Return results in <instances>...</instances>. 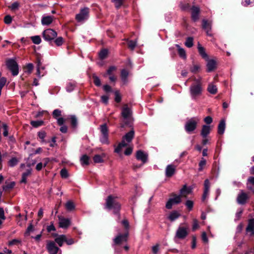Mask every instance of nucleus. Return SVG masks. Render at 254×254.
Instances as JSON below:
<instances>
[{
  "mask_svg": "<svg viewBox=\"0 0 254 254\" xmlns=\"http://www.w3.org/2000/svg\"><path fill=\"white\" fill-rule=\"evenodd\" d=\"M191 18L194 21L196 22L199 19L200 9L198 6H193L191 8Z\"/></svg>",
  "mask_w": 254,
  "mask_h": 254,
  "instance_id": "nucleus-12",
  "label": "nucleus"
},
{
  "mask_svg": "<svg viewBox=\"0 0 254 254\" xmlns=\"http://www.w3.org/2000/svg\"><path fill=\"white\" fill-rule=\"evenodd\" d=\"M176 171V166L174 165H168L166 168L165 175L167 177H172Z\"/></svg>",
  "mask_w": 254,
  "mask_h": 254,
  "instance_id": "nucleus-17",
  "label": "nucleus"
},
{
  "mask_svg": "<svg viewBox=\"0 0 254 254\" xmlns=\"http://www.w3.org/2000/svg\"><path fill=\"white\" fill-rule=\"evenodd\" d=\"M47 230L48 232L51 233L53 235L54 234V232L56 231V228L54 225L53 223L47 227Z\"/></svg>",
  "mask_w": 254,
  "mask_h": 254,
  "instance_id": "nucleus-45",
  "label": "nucleus"
},
{
  "mask_svg": "<svg viewBox=\"0 0 254 254\" xmlns=\"http://www.w3.org/2000/svg\"><path fill=\"white\" fill-rule=\"evenodd\" d=\"M186 204V206H187V207L188 208V209L189 210H192V209L193 208V202L192 201L190 200H188L186 202V204Z\"/></svg>",
  "mask_w": 254,
  "mask_h": 254,
  "instance_id": "nucleus-51",
  "label": "nucleus"
},
{
  "mask_svg": "<svg viewBox=\"0 0 254 254\" xmlns=\"http://www.w3.org/2000/svg\"><path fill=\"white\" fill-rule=\"evenodd\" d=\"M204 191L202 197V201H204L209 194L210 189V182L208 179L204 181Z\"/></svg>",
  "mask_w": 254,
  "mask_h": 254,
  "instance_id": "nucleus-14",
  "label": "nucleus"
},
{
  "mask_svg": "<svg viewBox=\"0 0 254 254\" xmlns=\"http://www.w3.org/2000/svg\"><path fill=\"white\" fill-rule=\"evenodd\" d=\"M38 137L42 140V141L44 140L45 136H46V133L44 131H39L38 134Z\"/></svg>",
  "mask_w": 254,
  "mask_h": 254,
  "instance_id": "nucleus-62",
  "label": "nucleus"
},
{
  "mask_svg": "<svg viewBox=\"0 0 254 254\" xmlns=\"http://www.w3.org/2000/svg\"><path fill=\"white\" fill-rule=\"evenodd\" d=\"M15 186V183L14 182H11L10 183L7 184L3 187V190L5 191L7 190L12 189Z\"/></svg>",
  "mask_w": 254,
  "mask_h": 254,
  "instance_id": "nucleus-53",
  "label": "nucleus"
},
{
  "mask_svg": "<svg viewBox=\"0 0 254 254\" xmlns=\"http://www.w3.org/2000/svg\"><path fill=\"white\" fill-rule=\"evenodd\" d=\"M94 83L97 86H100L101 85V81L98 77L96 75L93 76Z\"/></svg>",
  "mask_w": 254,
  "mask_h": 254,
  "instance_id": "nucleus-55",
  "label": "nucleus"
},
{
  "mask_svg": "<svg viewBox=\"0 0 254 254\" xmlns=\"http://www.w3.org/2000/svg\"><path fill=\"white\" fill-rule=\"evenodd\" d=\"M31 40L33 43L39 44L41 42V38L39 36H34L31 37Z\"/></svg>",
  "mask_w": 254,
  "mask_h": 254,
  "instance_id": "nucleus-47",
  "label": "nucleus"
},
{
  "mask_svg": "<svg viewBox=\"0 0 254 254\" xmlns=\"http://www.w3.org/2000/svg\"><path fill=\"white\" fill-rule=\"evenodd\" d=\"M62 178H66L68 177V172L65 169H62L60 172Z\"/></svg>",
  "mask_w": 254,
  "mask_h": 254,
  "instance_id": "nucleus-57",
  "label": "nucleus"
},
{
  "mask_svg": "<svg viewBox=\"0 0 254 254\" xmlns=\"http://www.w3.org/2000/svg\"><path fill=\"white\" fill-rule=\"evenodd\" d=\"M211 128L209 126L203 125L200 132V135L202 137H206L210 132Z\"/></svg>",
  "mask_w": 254,
  "mask_h": 254,
  "instance_id": "nucleus-21",
  "label": "nucleus"
},
{
  "mask_svg": "<svg viewBox=\"0 0 254 254\" xmlns=\"http://www.w3.org/2000/svg\"><path fill=\"white\" fill-rule=\"evenodd\" d=\"M2 127L3 129V135L4 136H7L8 132V126L5 123H2Z\"/></svg>",
  "mask_w": 254,
  "mask_h": 254,
  "instance_id": "nucleus-49",
  "label": "nucleus"
},
{
  "mask_svg": "<svg viewBox=\"0 0 254 254\" xmlns=\"http://www.w3.org/2000/svg\"><path fill=\"white\" fill-rule=\"evenodd\" d=\"M35 232V229L34 228L32 224H30L26 229V231L25 233V237H29L31 234H34Z\"/></svg>",
  "mask_w": 254,
  "mask_h": 254,
  "instance_id": "nucleus-33",
  "label": "nucleus"
},
{
  "mask_svg": "<svg viewBox=\"0 0 254 254\" xmlns=\"http://www.w3.org/2000/svg\"><path fill=\"white\" fill-rule=\"evenodd\" d=\"M59 226L60 228L66 229L71 225V219L65 218L61 215L58 216Z\"/></svg>",
  "mask_w": 254,
  "mask_h": 254,
  "instance_id": "nucleus-9",
  "label": "nucleus"
},
{
  "mask_svg": "<svg viewBox=\"0 0 254 254\" xmlns=\"http://www.w3.org/2000/svg\"><path fill=\"white\" fill-rule=\"evenodd\" d=\"M117 69V67L115 66H110L109 69L107 71V74L110 75H113V72L116 71Z\"/></svg>",
  "mask_w": 254,
  "mask_h": 254,
  "instance_id": "nucleus-54",
  "label": "nucleus"
},
{
  "mask_svg": "<svg viewBox=\"0 0 254 254\" xmlns=\"http://www.w3.org/2000/svg\"><path fill=\"white\" fill-rule=\"evenodd\" d=\"M246 230L247 233L249 234L250 236L252 237L254 235V219H251L249 220Z\"/></svg>",
  "mask_w": 254,
  "mask_h": 254,
  "instance_id": "nucleus-15",
  "label": "nucleus"
},
{
  "mask_svg": "<svg viewBox=\"0 0 254 254\" xmlns=\"http://www.w3.org/2000/svg\"><path fill=\"white\" fill-rule=\"evenodd\" d=\"M159 250V245L156 244L152 247V251L154 254H156Z\"/></svg>",
  "mask_w": 254,
  "mask_h": 254,
  "instance_id": "nucleus-60",
  "label": "nucleus"
},
{
  "mask_svg": "<svg viewBox=\"0 0 254 254\" xmlns=\"http://www.w3.org/2000/svg\"><path fill=\"white\" fill-rule=\"evenodd\" d=\"M200 119L197 117H194L188 119L185 125V130L188 133L193 132L197 127Z\"/></svg>",
  "mask_w": 254,
  "mask_h": 254,
  "instance_id": "nucleus-5",
  "label": "nucleus"
},
{
  "mask_svg": "<svg viewBox=\"0 0 254 254\" xmlns=\"http://www.w3.org/2000/svg\"><path fill=\"white\" fill-rule=\"evenodd\" d=\"M172 199H169L168 201L167 202L166 204V207L168 209H170L172 208L173 205H174V203L172 202Z\"/></svg>",
  "mask_w": 254,
  "mask_h": 254,
  "instance_id": "nucleus-59",
  "label": "nucleus"
},
{
  "mask_svg": "<svg viewBox=\"0 0 254 254\" xmlns=\"http://www.w3.org/2000/svg\"><path fill=\"white\" fill-rule=\"evenodd\" d=\"M128 42V47L131 50H133L134 48H135L137 44V41H133V40H128V39L127 40Z\"/></svg>",
  "mask_w": 254,
  "mask_h": 254,
  "instance_id": "nucleus-39",
  "label": "nucleus"
},
{
  "mask_svg": "<svg viewBox=\"0 0 254 254\" xmlns=\"http://www.w3.org/2000/svg\"><path fill=\"white\" fill-rule=\"evenodd\" d=\"M176 46L178 48V54L180 57L184 59H186L187 56L185 50L181 48L179 45H176Z\"/></svg>",
  "mask_w": 254,
  "mask_h": 254,
  "instance_id": "nucleus-31",
  "label": "nucleus"
},
{
  "mask_svg": "<svg viewBox=\"0 0 254 254\" xmlns=\"http://www.w3.org/2000/svg\"><path fill=\"white\" fill-rule=\"evenodd\" d=\"M108 51L106 49H103L99 53V57L101 59H104L107 56Z\"/></svg>",
  "mask_w": 254,
  "mask_h": 254,
  "instance_id": "nucleus-46",
  "label": "nucleus"
},
{
  "mask_svg": "<svg viewBox=\"0 0 254 254\" xmlns=\"http://www.w3.org/2000/svg\"><path fill=\"white\" fill-rule=\"evenodd\" d=\"M202 86L201 78H194L193 83L190 87V92L192 99H196L200 96L202 93Z\"/></svg>",
  "mask_w": 254,
  "mask_h": 254,
  "instance_id": "nucleus-1",
  "label": "nucleus"
},
{
  "mask_svg": "<svg viewBox=\"0 0 254 254\" xmlns=\"http://www.w3.org/2000/svg\"><path fill=\"white\" fill-rule=\"evenodd\" d=\"M33 64H28L24 67V72L28 74H30L33 69Z\"/></svg>",
  "mask_w": 254,
  "mask_h": 254,
  "instance_id": "nucleus-36",
  "label": "nucleus"
},
{
  "mask_svg": "<svg viewBox=\"0 0 254 254\" xmlns=\"http://www.w3.org/2000/svg\"><path fill=\"white\" fill-rule=\"evenodd\" d=\"M207 71L210 72L214 70L216 67V62L213 60H207Z\"/></svg>",
  "mask_w": 254,
  "mask_h": 254,
  "instance_id": "nucleus-25",
  "label": "nucleus"
},
{
  "mask_svg": "<svg viewBox=\"0 0 254 254\" xmlns=\"http://www.w3.org/2000/svg\"><path fill=\"white\" fill-rule=\"evenodd\" d=\"M43 121H32L30 124L34 127H38L43 125Z\"/></svg>",
  "mask_w": 254,
  "mask_h": 254,
  "instance_id": "nucleus-41",
  "label": "nucleus"
},
{
  "mask_svg": "<svg viewBox=\"0 0 254 254\" xmlns=\"http://www.w3.org/2000/svg\"><path fill=\"white\" fill-rule=\"evenodd\" d=\"M105 156L104 154L95 155L93 157V161L95 163H100L104 161L103 157Z\"/></svg>",
  "mask_w": 254,
  "mask_h": 254,
  "instance_id": "nucleus-34",
  "label": "nucleus"
},
{
  "mask_svg": "<svg viewBox=\"0 0 254 254\" xmlns=\"http://www.w3.org/2000/svg\"><path fill=\"white\" fill-rule=\"evenodd\" d=\"M32 172L31 169H27L25 172H24L22 175V178L21 180V183H26L27 182V178L28 176H29Z\"/></svg>",
  "mask_w": 254,
  "mask_h": 254,
  "instance_id": "nucleus-26",
  "label": "nucleus"
},
{
  "mask_svg": "<svg viewBox=\"0 0 254 254\" xmlns=\"http://www.w3.org/2000/svg\"><path fill=\"white\" fill-rule=\"evenodd\" d=\"M248 185L252 187L254 186V177H250L248 178L247 185L248 186Z\"/></svg>",
  "mask_w": 254,
  "mask_h": 254,
  "instance_id": "nucleus-58",
  "label": "nucleus"
},
{
  "mask_svg": "<svg viewBox=\"0 0 254 254\" xmlns=\"http://www.w3.org/2000/svg\"><path fill=\"white\" fill-rule=\"evenodd\" d=\"M248 198V194L243 190H241L240 193L238 195L237 200L239 204H244Z\"/></svg>",
  "mask_w": 254,
  "mask_h": 254,
  "instance_id": "nucleus-13",
  "label": "nucleus"
},
{
  "mask_svg": "<svg viewBox=\"0 0 254 254\" xmlns=\"http://www.w3.org/2000/svg\"><path fill=\"white\" fill-rule=\"evenodd\" d=\"M199 227L198 222L196 219H193V225H192V229L193 230H195L198 229Z\"/></svg>",
  "mask_w": 254,
  "mask_h": 254,
  "instance_id": "nucleus-61",
  "label": "nucleus"
},
{
  "mask_svg": "<svg viewBox=\"0 0 254 254\" xmlns=\"http://www.w3.org/2000/svg\"><path fill=\"white\" fill-rule=\"evenodd\" d=\"M80 161L82 166H87L89 164V157L87 155H83L81 157Z\"/></svg>",
  "mask_w": 254,
  "mask_h": 254,
  "instance_id": "nucleus-29",
  "label": "nucleus"
},
{
  "mask_svg": "<svg viewBox=\"0 0 254 254\" xmlns=\"http://www.w3.org/2000/svg\"><path fill=\"white\" fill-rule=\"evenodd\" d=\"M180 7L181 9L184 11H187L190 9V5L189 3H181Z\"/></svg>",
  "mask_w": 254,
  "mask_h": 254,
  "instance_id": "nucleus-42",
  "label": "nucleus"
},
{
  "mask_svg": "<svg viewBox=\"0 0 254 254\" xmlns=\"http://www.w3.org/2000/svg\"><path fill=\"white\" fill-rule=\"evenodd\" d=\"M47 249L50 254H57L59 251V248H58L53 241H49L47 245Z\"/></svg>",
  "mask_w": 254,
  "mask_h": 254,
  "instance_id": "nucleus-11",
  "label": "nucleus"
},
{
  "mask_svg": "<svg viewBox=\"0 0 254 254\" xmlns=\"http://www.w3.org/2000/svg\"><path fill=\"white\" fill-rule=\"evenodd\" d=\"M4 20L6 24H10L12 21V18L10 15H6L4 17Z\"/></svg>",
  "mask_w": 254,
  "mask_h": 254,
  "instance_id": "nucleus-63",
  "label": "nucleus"
},
{
  "mask_svg": "<svg viewBox=\"0 0 254 254\" xmlns=\"http://www.w3.org/2000/svg\"><path fill=\"white\" fill-rule=\"evenodd\" d=\"M6 65L12 73L13 76H16L19 73L18 65L13 59H8L6 61Z\"/></svg>",
  "mask_w": 254,
  "mask_h": 254,
  "instance_id": "nucleus-7",
  "label": "nucleus"
},
{
  "mask_svg": "<svg viewBox=\"0 0 254 254\" xmlns=\"http://www.w3.org/2000/svg\"><path fill=\"white\" fill-rule=\"evenodd\" d=\"M127 239H114V246H123L124 243H127Z\"/></svg>",
  "mask_w": 254,
  "mask_h": 254,
  "instance_id": "nucleus-40",
  "label": "nucleus"
},
{
  "mask_svg": "<svg viewBox=\"0 0 254 254\" xmlns=\"http://www.w3.org/2000/svg\"><path fill=\"white\" fill-rule=\"evenodd\" d=\"M65 207L66 209L68 211H72L75 209V205L71 200H68L65 203Z\"/></svg>",
  "mask_w": 254,
  "mask_h": 254,
  "instance_id": "nucleus-30",
  "label": "nucleus"
},
{
  "mask_svg": "<svg viewBox=\"0 0 254 254\" xmlns=\"http://www.w3.org/2000/svg\"><path fill=\"white\" fill-rule=\"evenodd\" d=\"M121 204L117 201V197L109 195L106 199L105 208L108 210H113L115 214L118 215L120 217V211L121 209Z\"/></svg>",
  "mask_w": 254,
  "mask_h": 254,
  "instance_id": "nucleus-2",
  "label": "nucleus"
},
{
  "mask_svg": "<svg viewBox=\"0 0 254 254\" xmlns=\"http://www.w3.org/2000/svg\"><path fill=\"white\" fill-rule=\"evenodd\" d=\"M198 51L202 58L205 60H208V56L205 52L204 48L198 43L197 46Z\"/></svg>",
  "mask_w": 254,
  "mask_h": 254,
  "instance_id": "nucleus-23",
  "label": "nucleus"
},
{
  "mask_svg": "<svg viewBox=\"0 0 254 254\" xmlns=\"http://www.w3.org/2000/svg\"><path fill=\"white\" fill-rule=\"evenodd\" d=\"M75 86V85L74 83H72V82H68L66 85V90L68 92L72 91L74 89Z\"/></svg>",
  "mask_w": 254,
  "mask_h": 254,
  "instance_id": "nucleus-48",
  "label": "nucleus"
},
{
  "mask_svg": "<svg viewBox=\"0 0 254 254\" xmlns=\"http://www.w3.org/2000/svg\"><path fill=\"white\" fill-rule=\"evenodd\" d=\"M69 119L70 120V123L72 127L75 128L77 126V119L74 115H71Z\"/></svg>",
  "mask_w": 254,
  "mask_h": 254,
  "instance_id": "nucleus-32",
  "label": "nucleus"
},
{
  "mask_svg": "<svg viewBox=\"0 0 254 254\" xmlns=\"http://www.w3.org/2000/svg\"><path fill=\"white\" fill-rule=\"evenodd\" d=\"M61 111L59 109L55 110L53 112V116L55 119L61 116Z\"/></svg>",
  "mask_w": 254,
  "mask_h": 254,
  "instance_id": "nucleus-56",
  "label": "nucleus"
},
{
  "mask_svg": "<svg viewBox=\"0 0 254 254\" xmlns=\"http://www.w3.org/2000/svg\"><path fill=\"white\" fill-rule=\"evenodd\" d=\"M172 196H173L174 197L172 198H170V199L173 200L172 202L174 203V204H177L181 202V195L173 194Z\"/></svg>",
  "mask_w": 254,
  "mask_h": 254,
  "instance_id": "nucleus-38",
  "label": "nucleus"
},
{
  "mask_svg": "<svg viewBox=\"0 0 254 254\" xmlns=\"http://www.w3.org/2000/svg\"><path fill=\"white\" fill-rule=\"evenodd\" d=\"M57 36V32L52 29H48L43 32V36L46 41H51Z\"/></svg>",
  "mask_w": 254,
  "mask_h": 254,
  "instance_id": "nucleus-10",
  "label": "nucleus"
},
{
  "mask_svg": "<svg viewBox=\"0 0 254 254\" xmlns=\"http://www.w3.org/2000/svg\"><path fill=\"white\" fill-rule=\"evenodd\" d=\"M181 216L180 213L176 210L172 211L167 216V219L173 222L178 219Z\"/></svg>",
  "mask_w": 254,
  "mask_h": 254,
  "instance_id": "nucleus-20",
  "label": "nucleus"
},
{
  "mask_svg": "<svg viewBox=\"0 0 254 254\" xmlns=\"http://www.w3.org/2000/svg\"><path fill=\"white\" fill-rule=\"evenodd\" d=\"M192 192V189L190 187H187L185 185H184L182 189L180 190L181 197H187L188 195L190 194Z\"/></svg>",
  "mask_w": 254,
  "mask_h": 254,
  "instance_id": "nucleus-19",
  "label": "nucleus"
},
{
  "mask_svg": "<svg viewBox=\"0 0 254 254\" xmlns=\"http://www.w3.org/2000/svg\"><path fill=\"white\" fill-rule=\"evenodd\" d=\"M202 28L206 31L208 35H211V34L209 33L211 28V24L205 19L202 20Z\"/></svg>",
  "mask_w": 254,
  "mask_h": 254,
  "instance_id": "nucleus-24",
  "label": "nucleus"
},
{
  "mask_svg": "<svg viewBox=\"0 0 254 254\" xmlns=\"http://www.w3.org/2000/svg\"><path fill=\"white\" fill-rule=\"evenodd\" d=\"M136 159L141 161L143 164L146 163L147 161L148 155L141 150H138L136 154Z\"/></svg>",
  "mask_w": 254,
  "mask_h": 254,
  "instance_id": "nucleus-16",
  "label": "nucleus"
},
{
  "mask_svg": "<svg viewBox=\"0 0 254 254\" xmlns=\"http://www.w3.org/2000/svg\"><path fill=\"white\" fill-rule=\"evenodd\" d=\"M205 123L208 125L210 124L212 122V118L210 116H207L204 119Z\"/></svg>",
  "mask_w": 254,
  "mask_h": 254,
  "instance_id": "nucleus-64",
  "label": "nucleus"
},
{
  "mask_svg": "<svg viewBox=\"0 0 254 254\" xmlns=\"http://www.w3.org/2000/svg\"><path fill=\"white\" fill-rule=\"evenodd\" d=\"M18 162V161L16 157H13L8 161V164L10 167H13L17 165Z\"/></svg>",
  "mask_w": 254,
  "mask_h": 254,
  "instance_id": "nucleus-43",
  "label": "nucleus"
},
{
  "mask_svg": "<svg viewBox=\"0 0 254 254\" xmlns=\"http://www.w3.org/2000/svg\"><path fill=\"white\" fill-rule=\"evenodd\" d=\"M54 17L52 16H44L41 19L42 24L43 25H49L52 23Z\"/></svg>",
  "mask_w": 254,
  "mask_h": 254,
  "instance_id": "nucleus-22",
  "label": "nucleus"
},
{
  "mask_svg": "<svg viewBox=\"0 0 254 254\" xmlns=\"http://www.w3.org/2000/svg\"><path fill=\"white\" fill-rule=\"evenodd\" d=\"M185 45L188 48H191L193 45V39L192 37H188L185 42Z\"/></svg>",
  "mask_w": 254,
  "mask_h": 254,
  "instance_id": "nucleus-37",
  "label": "nucleus"
},
{
  "mask_svg": "<svg viewBox=\"0 0 254 254\" xmlns=\"http://www.w3.org/2000/svg\"><path fill=\"white\" fill-rule=\"evenodd\" d=\"M206 165V160L205 159L202 158L199 163V169L198 170L201 171L203 170V167Z\"/></svg>",
  "mask_w": 254,
  "mask_h": 254,
  "instance_id": "nucleus-52",
  "label": "nucleus"
},
{
  "mask_svg": "<svg viewBox=\"0 0 254 254\" xmlns=\"http://www.w3.org/2000/svg\"><path fill=\"white\" fill-rule=\"evenodd\" d=\"M128 75V72L126 69H123L121 71V76L122 81L126 83L127 81V78Z\"/></svg>",
  "mask_w": 254,
  "mask_h": 254,
  "instance_id": "nucleus-35",
  "label": "nucleus"
},
{
  "mask_svg": "<svg viewBox=\"0 0 254 254\" xmlns=\"http://www.w3.org/2000/svg\"><path fill=\"white\" fill-rule=\"evenodd\" d=\"M125 0H112L114 3L115 7L118 9L123 4Z\"/></svg>",
  "mask_w": 254,
  "mask_h": 254,
  "instance_id": "nucleus-44",
  "label": "nucleus"
},
{
  "mask_svg": "<svg viewBox=\"0 0 254 254\" xmlns=\"http://www.w3.org/2000/svg\"><path fill=\"white\" fill-rule=\"evenodd\" d=\"M55 43L58 46H60L63 45L64 43V39L62 37H58L55 40Z\"/></svg>",
  "mask_w": 254,
  "mask_h": 254,
  "instance_id": "nucleus-50",
  "label": "nucleus"
},
{
  "mask_svg": "<svg viewBox=\"0 0 254 254\" xmlns=\"http://www.w3.org/2000/svg\"><path fill=\"white\" fill-rule=\"evenodd\" d=\"M134 136V131L133 129L127 133L122 138V141L119 144L118 146L115 148V151L119 153L123 147L128 146Z\"/></svg>",
  "mask_w": 254,
  "mask_h": 254,
  "instance_id": "nucleus-3",
  "label": "nucleus"
},
{
  "mask_svg": "<svg viewBox=\"0 0 254 254\" xmlns=\"http://www.w3.org/2000/svg\"><path fill=\"white\" fill-rule=\"evenodd\" d=\"M176 234L178 238H183L188 234V229L186 227H180L178 228Z\"/></svg>",
  "mask_w": 254,
  "mask_h": 254,
  "instance_id": "nucleus-18",
  "label": "nucleus"
},
{
  "mask_svg": "<svg viewBox=\"0 0 254 254\" xmlns=\"http://www.w3.org/2000/svg\"><path fill=\"white\" fill-rule=\"evenodd\" d=\"M207 91L212 94H215L217 92V88L213 83H209L207 87Z\"/></svg>",
  "mask_w": 254,
  "mask_h": 254,
  "instance_id": "nucleus-28",
  "label": "nucleus"
},
{
  "mask_svg": "<svg viewBox=\"0 0 254 254\" xmlns=\"http://www.w3.org/2000/svg\"><path fill=\"white\" fill-rule=\"evenodd\" d=\"M121 115L123 118L124 124L121 125V127H124L125 125H128L132 122V111L127 104L124 105L122 108Z\"/></svg>",
  "mask_w": 254,
  "mask_h": 254,
  "instance_id": "nucleus-4",
  "label": "nucleus"
},
{
  "mask_svg": "<svg viewBox=\"0 0 254 254\" xmlns=\"http://www.w3.org/2000/svg\"><path fill=\"white\" fill-rule=\"evenodd\" d=\"M225 129V122L224 120H221L218 127V133L220 134L224 133Z\"/></svg>",
  "mask_w": 254,
  "mask_h": 254,
  "instance_id": "nucleus-27",
  "label": "nucleus"
},
{
  "mask_svg": "<svg viewBox=\"0 0 254 254\" xmlns=\"http://www.w3.org/2000/svg\"><path fill=\"white\" fill-rule=\"evenodd\" d=\"M101 135L100 136V141L103 144H109V130L107 125L104 124L100 127Z\"/></svg>",
  "mask_w": 254,
  "mask_h": 254,
  "instance_id": "nucleus-6",
  "label": "nucleus"
},
{
  "mask_svg": "<svg viewBox=\"0 0 254 254\" xmlns=\"http://www.w3.org/2000/svg\"><path fill=\"white\" fill-rule=\"evenodd\" d=\"M89 9L88 7L81 8L80 12L75 16V19L78 22H84L89 17Z\"/></svg>",
  "mask_w": 254,
  "mask_h": 254,
  "instance_id": "nucleus-8",
  "label": "nucleus"
}]
</instances>
